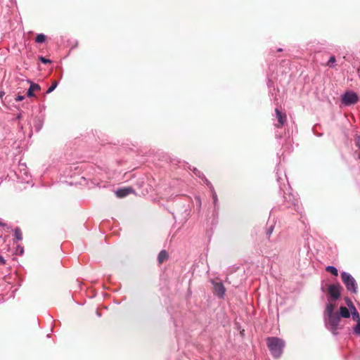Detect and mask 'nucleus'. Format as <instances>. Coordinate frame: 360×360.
Returning <instances> with one entry per match:
<instances>
[{
    "label": "nucleus",
    "mask_w": 360,
    "mask_h": 360,
    "mask_svg": "<svg viewBox=\"0 0 360 360\" xmlns=\"http://www.w3.org/2000/svg\"><path fill=\"white\" fill-rule=\"evenodd\" d=\"M14 236L17 240H20L22 238V235L20 229L19 228H16L14 230Z\"/></svg>",
    "instance_id": "obj_14"
},
{
    "label": "nucleus",
    "mask_w": 360,
    "mask_h": 360,
    "mask_svg": "<svg viewBox=\"0 0 360 360\" xmlns=\"http://www.w3.org/2000/svg\"><path fill=\"white\" fill-rule=\"evenodd\" d=\"M266 343L272 356L278 358L282 354L284 342L278 338L271 337L267 338Z\"/></svg>",
    "instance_id": "obj_2"
},
{
    "label": "nucleus",
    "mask_w": 360,
    "mask_h": 360,
    "mask_svg": "<svg viewBox=\"0 0 360 360\" xmlns=\"http://www.w3.org/2000/svg\"><path fill=\"white\" fill-rule=\"evenodd\" d=\"M27 82L30 84L27 91V96L28 97H33L34 96V92L36 91H39L41 89V87L39 84H35L30 80H27Z\"/></svg>",
    "instance_id": "obj_8"
},
{
    "label": "nucleus",
    "mask_w": 360,
    "mask_h": 360,
    "mask_svg": "<svg viewBox=\"0 0 360 360\" xmlns=\"http://www.w3.org/2000/svg\"><path fill=\"white\" fill-rule=\"evenodd\" d=\"M2 96H4V94L1 93L0 96L2 97Z\"/></svg>",
    "instance_id": "obj_27"
},
{
    "label": "nucleus",
    "mask_w": 360,
    "mask_h": 360,
    "mask_svg": "<svg viewBox=\"0 0 360 360\" xmlns=\"http://www.w3.org/2000/svg\"><path fill=\"white\" fill-rule=\"evenodd\" d=\"M326 270L328 272H330V274H332L333 275H334L335 276H337L338 275V269L335 266H328L326 268Z\"/></svg>",
    "instance_id": "obj_12"
},
{
    "label": "nucleus",
    "mask_w": 360,
    "mask_h": 360,
    "mask_svg": "<svg viewBox=\"0 0 360 360\" xmlns=\"http://www.w3.org/2000/svg\"><path fill=\"white\" fill-rule=\"evenodd\" d=\"M328 294L333 300H338L340 295V286L335 284L330 285L328 288Z\"/></svg>",
    "instance_id": "obj_6"
},
{
    "label": "nucleus",
    "mask_w": 360,
    "mask_h": 360,
    "mask_svg": "<svg viewBox=\"0 0 360 360\" xmlns=\"http://www.w3.org/2000/svg\"><path fill=\"white\" fill-rule=\"evenodd\" d=\"M358 146L360 148V139H359V143H358Z\"/></svg>",
    "instance_id": "obj_28"
},
{
    "label": "nucleus",
    "mask_w": 360,
    "mask_h": 360,
    "mask_svg": "<svg viewBox=\"0 0 360 360\" xmlns=\"http://www.w3.org/2000/svg\"><path fill=\"white\" fill-rule=\"evenodd\" d=\"M335 307V305L328 300V303L326 304L325 311V325L333 335H337L338 330L340 328V316L338 313L334 312Z\"/></svg>",
    "instance_id": "obj_1"
},
{
    "label": "nucleus",
    "mask_w": 360,
    "mask_h": 360,
    "mask_svg": "<svg viewBox=\"0 0 360 360\" xmlns=\"http://www.w3.org/2000/svg\"><path fill=\"white\" fill-rule=\"evenodd\" d=\"M354 331L356 334L360 335V321H358L356 326L354 328Z\"/></svg>",
    "instance_id": "obj_18"
},
{
    "label": "nucleus",
    "mask_w": 360,
    "mask_h": 360,
    "mask_svg": "<svg viewBox=\"0 0 360 360\" xmlns=\"http://www.w3.org/2000/svg\"><path fill=\"white\" fill-rule=\"evenodd\" d=\"M358 101L357 94L352 91H347L341 96V101L346 106L354 105Z\"/></svg>",
    "instance_id": "obj_4"
},
{
    "label": "nucleus",
    "mask_w": 360,
    "mask_h": 360,
    "mask_svg": "<svg viewBox=\"0 0 360 360\" xmlns=\"http://www.w3.org/2000/svg\"><path fill=\"white\" fill-rule=\"evenodd\" d=\"M168 258V254L165 250H162L158 257V259L160 264L164 262Z\"/></svg>",
    "instance_id": "obj_10"
},
{
    "label": "nucleus",
    "mask_w": 360,
    "mask_h": 360,
    "mask_svg": "<svg viewBox=\"0 0 360 360\" xmlns=\"http://www.w3.org/2000/svg\"><path fill=\"white\" fill-rule=\"evenodd\" d=\"M214 293L219 298H224L226 292V289L221 282L212 281Z\"/></svg>",
    "instance_id": "obj_5"
},
{
    "label": "nucleus",
    "mask_w": 360,
    "mask_h": 360,
    "mask_svg": "<svg viewBox=\"0 0 360 360\" xmlns=\"http://www.w3.org/2000/svg\"><path fill=\"white\" fill-rule=\"evenodd\" d=\"M213 200H214V202L215 204L217 200V195L215 193H213Z\"/></svg>",
    "instance_id": "obj_24"
},
{
    "label": "nucleus",
    "mask_w": 360,
    "mask_h": 360,
    "mask_svg": "<svg viewBox=\"0 0 360 360\" xmlns=\"http://www.w3.org/2000/svg\"><path fill=\"white\" fill-rule=\"evenodd\" d=\"M353 310L354 311H352V318L354 321H359V319H360L359 314L354 307H353Z\"/></svg>",
    "instance_id": "obj_15"
},
{
    "label": "nucleus",
    "mask_w": 360,
    "mask_h": 360,
    "mask_svg": "<svg viewBox=\"0 0 360 360\" xmlns=\"http://www.w3.org/2000/svg\"><path fill=\"white\" fill-rule=\"evenodd\" d=\"M340 316L343 318H349L350 316V312L346 307H340Z\"/></svg>",
    "instance_id": "obj_11"
},
{
    "label": "nucleus",
    "mask_w": 360,
    "mask_h": 360,
    "mask_svg": "<svg viewBox=\"0 0 360 360\" xmlns=\"http://www.w3.org/2000/svg\"><path fill=\"white\" fill-rule=\"evenodd\" d=\"M57 82H53L51 86L47 89L46 94H50L51 92H52L57 87Z\"/></svg>",
    "instance_id": "obj_16"
},
{
    "label": "nucleus",
    "mask_w": 360,
    "mask_h": 360,
    "mask_svg": "<svg viewBox=\"0 0 360 360\" xmlns=\"http://www.w3.org/2000/svg\"><path fill=\"white\" fill-rule=\"evenodd\" d=\"M46 37L44 34H39L35 38L36 43H43L46 41Z\"/></svg>",
    "instance_id": "obj_13"
},
{
    "label": "nucleus",
    "mask_w": 360,
    "mask_h": 360,
    "mask_svg": "<svg viewBox=\"0 0 360 360\" xmlns=\"http://www.w3.org/2000/svg\"><path fill=\"white\" fill-rule=\"evenodd\" d=\"M273 229H274V228H273V226H271V227L267 230V232H266L267 235L270 236V235L271 234V233H272V231H273Z\"/></svg>",
    "instance_id": "obj_23"
},
{
    "label": "nucleus",
    "mask_w": 360,
    "mask_h": 360,
    "mask_svg": "<svg viewBox=\"0 0 360 360\" xmlns=\"http://www.w3.org/2000/svg\"><path fill=\"white\" fill-rule=\"evenodd\" d=\"M39 60H41V63H44V64H46V63H51V60L48 58H46L43 56H41L39 58Z\"/></svg>",
    "instance_id": "obj_19"
},
{
    "label": "nucleus",
    "mask_w": 360,
    "mask_h": 360,
    "mask_svg": "<svg viewBox=\"0 0 360 360\" xmlns=\"http://www.w3.org/2000/svg\"><path fill=\"white\" fill-rule=\"evenodd\" d=\"M133 189L130 187H125L122 188H119L115 191V194L118 198H124L128 195L129 194L133 193Z\"/></svg>",
    "instance_id": "obj_9"
},
{
    "label": "nucleus",
    "mask_w": 360,
    "mask_h": 360,
    "mask_svg": "<svg viewBox=\"0 0 360 360\" xmlns=\"http://www.w3.org/2000/svg\"><path fill=\"white\" fill-rule=\"evenodd\" d=\"M17 250L18 251L19 250L20 254H22V252H23V248H22L18 247Z\"/></svg>",
    "instance_id": "obj_25"
},
{
    "label": "nucleus",
    "mask_w": 360,
    "mask_h": 360,
    "mask_svg": "<svg viewBox=\"0 0 360 360\" xmlns=\"http://www.w3.org/2000/svg\"><path fill=\"white\" fill-rule=\"evenodd\" d=\"M335 61H336V60H335V56H330V59L328 62V65L332 67L333 65V64L335 63Z\"/></svg>",
    "instance_id": "obj_17"
},
{
    "label": "nucleus",
    "mask_w": 360,
    "mask_h": 360,
    "mask_svg": "<svg viewBox=\"0 0 360 360\" xmlns=\"http://www.w3.org/2000/svg\"><path fill=\"white\" fill-rule=\"evenodd\" d=\"M275 112L278 122L276 124V127L280 128L286 121V115L285 113H282L278 108H276Z\"/></svg>",
    "instance_id": "obj_7"
},
{
    "label": "nucleus",
    "mask_w": 360,
    "mask_h": 360,
    "mask_svg": "<svg viewBox=\"0 0 360 360\" xmlns=\"http://www.w3.org/2000/svg\"><path fill=\"white\" fill-rule=\"evenodd\" d=\"M341 278L347 290L352 293H356L357 283L354 278L351 274L345 271L341 273Z\"/></svg>",
    "instance_id": "obj_3"
},
{
    "label": "nucleus",
    "mask_w": 360,
    "mask_h": 360,
    "mask_svg": "<svg viewBox=\"0 0 360 360\" xmlns=\"http://www.w3.org/2000/svg\"><path fill=\"white\" fill-rule=\"evenodd\" d=\"M5 263L6 260L1 255H0V264H5Z\"/></svg>",
    "instance_id": "obj_22"
},
{
    "label": "nucleus",
    "mask_w": 360,
    "mask_h": 360,
    "mask_svg": "<svg viewBox=\"0 0 360 360\" xmlns=\"http://www.w3.org/2000/svg\"><path fill=\"white\" fill-rule=\"evenodd\" d=\"M278 51H282V49H279L278 50Z\"/></svg>",
    "instance_id": "obj_29"
},
{
    "label": "nucleus",
    "mask_w": 360,
    "mask_h": 360,
    "mask_svg": "<svg viewBox=\"0 0 360 360\" xmlns=\"http://www.w3.org/2000/svg\"><path fill=\"white\" fill-rule=\"evenodd\" d=\"M193 172L196 176H199L200 178L202 177L203 176V174L197 169H194Z\"/></svg>",
    "instance_id": "obj_20"
},
{
    "label": "nucleus",
    "mask_w": 360,
    "mask_h": 360,
    "mask_svg": "<svg viewBox=\"0 0 360 360\" xmlns=\"http://www.w3.org/2000/svg\"><path fill=\"white\" fill-rule=\"evenodd\" d=\"M292 203L293 205L296 206L298 203V201L297 200H295Z\"/></svg>",
    "instance_id": "obj_26"
},
{
    "label": "nucleus",
    "mask_w": 360,
    "mask_h": 360,
    "mask_svg": "<svg viewBox=\"0 0 360 360\" xmlns=\"http://www.w3.org/2000/svg\"><path fill=\"white\" fill-rule=\"evenodd\" d=\"M25 99V96H20V95H18L16 98H15V101H21L22 100Z\"/></svg>",
    "instance_id": "obj_21"
}]
</instances>
